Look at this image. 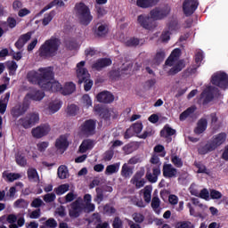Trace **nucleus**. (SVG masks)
<instances>
[{
	"mask_svg": "<svg viewBox=\"0 0 228 228\" xmlns=\"http://www.w3.org/2000/svg\"><path fill=\"white\" fill-rule=\"evenodd\" d=\"M19 66L17 62L14 61H12V62H9L7 64V69H9V75H14L15 71H17Z\"/></svg>",
	"mask_w": 228,
	"mask_h": 228,
	"instance_id": "e2e57ef3",
	"label": "nucleus"
},
{
	"mask_svg": "<svg viewBox=\"0 0 228 228\" xmlns=\"http://www.w3.org/2000/svg\"><path fill=\"white\" fill-rule=\"evenodd\" d=\"M84 200H82L83 212L91 213L95 210V204L92 202V195L90 193L84 195Z\"/></svg>",
	"mask_w": 228,
	"mask_h": 228,
	"instance_id": "4468645a",
	"label": "nucleus"
},
{
	"mask_svg": "<svg viewBox=\"0 0 228 228\" xmlns=\"http://www.w3.org/2000/svg\"><path fill=\"white\" fill-rule=\"evenodd\" d=\"M15 161L20 167H26V165H28V159H26V156H24V154H17Z\"/></svg>",
	"mask_w": 228,
	"mask_h": 228,
	"instance_id": "6e6d98bb",
	"label": "nucleus"
},
{
	"mask_svg": "<svg viewBox=\"0 0 228 228\" xmlns=\"http://www.w3.org/2000/svg\"><path fill=\"white\" fill-rule=\"evenodd\" d=\"M96 99L101 103H112L115 100V96L110 91H102L97 94Z\"/></svg>",
	"mask_w": 228,
	"mask_h": 228,
	"instance_id": "a211bd4d",
	"label": "nucleus"
},
{
	"mask_svg": "<svg viewBox=\"0 0 228 228\" xmlns=\"http://www.w3.org/2000/svg\"><path fill=\"white\" fill-rule=\"evenodd\" d=\"M93 218H95L99 224H96V228H108L110 224L109 222L102 223V216L100 213H93Z\"/></svg>",
	"mask_w": 228,
	"mask_h": 228,
	"instance_id": "a18cd8bd",
	"label": "nucleus"
},
{
	"mask_svg": "<svg viewBox=\"0 0 228 228\" xmlns=\"http://www.w3.org/2000/svg\"><path fill=\"white\" fill-rule=\"evenodd\" d=\"M69 140L67 135H60L55 141V147L58 151H67L69 149Z\"/></svg>",
	"mask_w": 228,
	"mask_h": 228,
	"instance_id": "4be33fe9",
	"label": "nucleus"
},
{
	"mask_svg": "<svg viewBox=\"0 0 228 228\" xmlns=\"http://www.w3.org/2000/svg\"><path fill=\"white\" fill-rule=\"evenodd\" d=\"M86 62L85 61H81V62H78L77 64V77L78 78V84H85L84 89L85 91H91L93 86H94V81L91 80L90 78V73L88 70L85 68Z\"/></svg>",
	"mask_w": 228,
	"mask_h": 228,
	"instance_id": "7ed1b4c3",
	"label": "nucleus"
},
{
	"mask_svg": "<svg viewBox=\"0 0 228 228\" xmlns=\"http://www.w3.org/2000/svg\"><path fill=\"white\" fill-rule=\"evenodd\" d=\"M69 189L70 185L69 183L60 184V186L54 188V192L56 193V195H63L64 193H67Z\"/></svg>",
	"mask_w": 228,
	"mask_h": 228,
	"instance_id": "37998d69",
	"label": "nucleus"
},
{
	"mask_svg": "<svg viewBox=\"0 0 228 228\" xmlns=\"http://www.w3.org/2000/svg\"><path fill=\"white\" fill-rule=\"evenodd\" d=\"M227 134L226 132H220L216 135H213L212 137V152L218 149L220 145H223V142L226 141Z\"/></svg>",
	"mask_w": 228,
	"mask_h": 228,
	"instance_id": "dca6fc26",
	"label": "nucleus"
},
{
	"mask_svg": "<svg viewBox=\"0 0 228 228\" xmlns=\"http://www.w3.org/2000/svg\"><path fill=\"white\" fill-rule=\"evenodd\" d=\"M113 228H123V220H121L120 216H115L112 222Z\"/></svg>",
	"mask_w": 228,
	"mask_h": 228,
	"instance_id": "338daca9",
	"label": "nucleus"
},
{
	"mask_svg": "<svg viewBox=\"0 0 228 228\" xmlns=\"http://www.w3.org/2000/svg\"><path fill=\"white\" fill-rule=\"evenodd\" d=\"M196 110V107H188L183 112L180 114V120L184 121V119H187L191 114H193Z\"/></svg>",
	"mask_w": 228,
	"mask_h": 228,
	"instance_id": "de8ad7c7",
	"label": "nucleus"
},
{
	"mask_svg": "<svg viewBox=\"0 0 228 228\" xmlns=\"http://www.w3.org/2000/svg\"><path fill=\"white\" fill-rule=\"evenodd\" d=\"M40 119L38 112H29L25 118H20L19 121L23 128H31Z\"/></svg>",
	"mask_w": 228,
	"mask_h": 228,
	"instance_id": "1a4fd4ad",
	"label": "nucleus"
},
{
	"mask_svg": "<svg viewBox=\"0 0 228 228\" xmlns=\"http://www.w3.org/2000/svg\"><path fill=\"white\" fill-rule=\"evenodd\" d=\"M82 103L85 107H91L93 105L92 98L89 94H84L82 96Z\"/></svg>",
	"mask_w": 228,
	"mask_h": 228,
	"instance_id": "0e129e2a",
	"label": "nucleus"
},
{
	"mask_svg": "<svg viewBox=\"0 0 228 228\" xmlns=\"http://www.w3.org/2000/svg\"><path fill=\"white\" fill-rule=\"evenodd\" d=\"M175 134H176V130L172 128L169 125H165L162 130H160L161 137H169L175 135Z\"/></svg>",
	"mask_w": 228,
	"mask_h": 228,
	"instance_id": "2f4dec72",
	"label": "nucleus"
},
{
	"mask_svg": "<svg viewBox=\"0 0 228 228\" xmlns=\"http://www.w3.org/2000/svg\"><path fill=\"white\" fill-rule=\"evenodd\" d=\"M28 105H15L11 110V114L12 118H19L27 112Z\"/></svg>",
	"mask_w": 228,
	"mask_h": 228,
	"instance_id": "b1692460",
	"label": "nucleus"
},
{
	"mask_svg": "<svg viewBox=\"0 0 228 228\" xmlns=\"http://www.w3.org/2000/svg\"><path fill=\"white\" fill-rule=\"evenodd\" d=\"M62 105V102L59 101V102H51L50 105H49V109L50 111L54 114L55 112H57V110H60V109L61 108Z\"/></svg>",
	"mask_w": 228,
	"mask_h": 228,
	"instance_id": "4d7b16f0",
	"label": "nucleus"
},
{
	"mask_svg": "<svg viewBox=\"0 0 228 228\" xmlns=\"http://www.w3.org/2000/svg\"><path fill=\"white\" fill-rule=\"evenodd\" d=\"M112 61L111 59H98L96 62H94L92 66L93 69H96V71H102L103 68H108L109 66H111Z\"/></svg>",
	"mask_w": 228,
	"mask_h": 228,
	"instance_id": "6ab92c4d",
	"label": "nucleus"
},
{
	"mask_svg": "<svg viewBox=\"0 0 228 228\" xmlns=\"http://www.w3.org/2000/svg\"><path fill=\"white\" fill-rule=\"evenodd\" d=\"M11 93H5L4 96L0 98V114H4L7 110Z\"/></svg>",
	"mask_w": 228,
	"mask_h": 228,
	"instance_id": "cd10ccee",
	"label": "nucleus"
},
{
	"mask_svg": "<svg viewBox=\"0 0 228 228\" xmlns=\"http://www.w3.org/2000/svg\"><path fill=\"white\" fill-rule=\"evenodd\" d=\"M96 119H86L79 126V131L84 135H94L96 130Z\"/></svg>",
	"mask_w": 228,
	"mask_h": 228,
	"instance_id": "9b49d317",
	"label": "nucleus"
},
{
	"mask_svg": "<svg viewBox=\"0 0 228 228\" xmlns=\"http://www.w3.org/2000/svg\"><path fill=\"white\" fill-rule=\"evenodd\" d=\"M45 71L48 72V75L45 76V90L52 91V93H61L62 94L63 87L60 82H52L54 78V73L52 68H45Z\"/></svg>",
	"mask_w": 228,
	"mask_h": 228,
	"instance_id": "39448f33",
	"label": "nucleus"
},
{
	"mask_svg": "<svg viewBox=\"0 0 228 228\" xmlns=\"http://www.w3.org/2000/svg\"><path fill=\"white\" fill-rule=\"evenodd\" d=\"M152 190L153 188L151 185H147L143 189V200L148 204L151 201Z\"/></svg>",
	"mask_w": 228,
	"mask_h": 228,
	"instance_id": "e433bc0d",
	"label": "nucleus"
},
{
	"mask_svg": "<svg viewBox=\"0 0 228 228\" xmlns=\"http://www.w3.org/2000/svg\"><path fill=\"white\" fill-rule=\"evenodd\" d=\"M24 188V183L21 182L15 183V186H11L9 191L6 193L8 197H15L17 191Z\"/></svg>",
	"mask_w": 228,
	"mask_h": 228,
	"instance_id": "7c9ffc66",
	"label": "nucleus"
},
{
	"mask_svg": "<svg viewBox=\"0 0 228 228\" xmlns=\"http://www.w3.org/2000/svg\"><path fill=\"white\" fill-rule=\"evenodd\" d=\"M120 168V163H114V165H108L106 167L105 174L106 175H112V174H117Z\"/></svg>",
	"mask_w": 228,
	"mask_h": 228,
	"instance_id": "79ce46f5",
	"label": "nucleus"
},
{
	"mask_svg": "<svg viewBox=\"0 0 228 228\" xmlns=\"http://www.w3.org/2000/svg\"><path fill=\"white\" fill-rule=\"evenodd\" d=\"M94 200L97 204H101V202H102V200H104V191H103L102 188H100V187L96 188V195H95Z\"/></svg>",
	"mask_w": 228,
	"mask_h": 228,
	"instance_id": "09e8293b",
	"label": "nucleus"
},
{
	"mask_svg": "<svg viewBox=\"0 0 228 228\" xmlns=\"http://www.w3.org/2000/svg\"><path fill=\"white\" fill-rule=\"evenodd\" d=\"M208 128V119L206 118H200L197 123V126L194 128L195 134H203Z\"/></svg>",
	"mask_w": 228,
	"mask_h": 228,
	"instance_id": "a878e982",
	"label": "nucleus"
},
{
	"mask_svg": "<svg viewBox=\"0 0 228 228\" xmlns=\"http://www.w3.org/2000/svg\"><path fill=\"white\" fill-rule=\"evenodd\" d=\"M31 208H36L37 209H41V206H45L44 200L39 197L34 199L30 204Z\"/></svg>",
	"mask_w": 228,
	"mask_h": 228,
	"instance_id": "052dcab7",
	"label": "nucleus"
},
{
	"mask_svg": "<svg viewBox=\"0 0 228 228\" xmlns=\"http://www.w3.org/2000/svg\"><path fill=\"white\" fill-rule=\"evenodd\" d=\"M165 58H166L165 50H158L154 57V61L156 62V64H161V62L165 61Z\"/></svg>",
	"mask_w": 228,
	"mask_h": 228,
	"instance_id": "3c124183",
	"label": "nucleus"
},
{
	"mask_svg": "<svg viewBox=\"0 0 228 228\" xmlns=\"http://www.w3.org/2000/svg\"><path fill=\"white\" fill-rule=\"evenodd\" d=\"M18 216L14 213H11L6 216V221L8 222L10 228H19V225L16 224Z\"/></svg>",
	"mask_w": 228,
	"mask_h": 228,
	"instance_id": "4c0bfd02",
	"label": "nucleus"
},
{
	"mask_svg": "<svg viewBox=\"0 0 228 228\" xmlns=\"http://www.w3.org/2000/svg\"><path fill=\"white\" fill-rule=\"evenodd\" d=\"M94 147V142L93 139H84L78 148V152L80 154H86L87 151H92Z\"/></svg>",
	"mask_w": 228,
	"mask_h": 228,
	"instance_id": "412c9836",
	"label": "nucleus"
},
{
	"mask_svg": "<svg viewBox=\"0 0 228 228\" xmlns=\"http://www.w3.org/2000/svg\"><path fill=\"white\" fill-rule=\"evenodd\" d=\"M133 174H134V170H133L132 167H129V165H127V163H125L121 168L122 177H125V178L131 177V175H133Z\"/></svg>",
	"mask_w": 228,
	"mask_h": 228,
	"instance_id": "58836bf2",
	"label": "nucleus"
},
{
	"mask_svg": "<svg viewBox=\"0 0 228 228\" xmlns=\"http://www.w3.org/2000/svg\"><path fill=\"white\" fill-rule=\"evenodd\" d=\"M171 161L173 165H175V167H176V170L177 168H182L183 167V161L182 158H179L178 156H172Z\"/></svg>",
	"mask_w": 228,
	"mask_h": 228,
	"instance_id": "bf43d9fd",
	"label": "nucleus"
},
{
	"mask_svg": "<svg viewBox=\"0 0 228 228\" xmlns=\"http://www.w3.org/2000/svg\"><path fill=\"white\" fill-rule=\"evenodd\" d=\"M75 8L78 15L79 22L84 26H88L94 19L89 6L85 3H77Z\"/></svg>",
	"mask_w": 228,
	"mask_h": 228,
	"instance_id": "20e7f679",
	"label": "nucleus"
},
{
	"mask_svg": "<svg viewBox=\"0 0 228 228\" xmlns=\"http://www.w3.org/2000/svg\"><path fill=\"white\" fill-rule=\"evenodd\" d=\"M209 152H213V139L208 141L205 144H199L198 146V154L200 156H206V154H209Z\"/></svg>",
	"mask_w": 228,
	"mask_h": 228,
	"instance_id": "aec40b11",
	"label": "nucleus"
},
{
	"mask_svg": "<svg viewBox=\"0 0 228 228\" xmlns=\"http://www.w3.org/2000/svg\"><path fill=\"white\" fill-rule=\"evenodd\" d=\"M51 131V126L49 123H41L36 128H32V135L37 138L44 137V135H47Z\"/></svg>",
	"mask_w": 228,
	"mask_h": 228,
	"instance_id": "ddd939ff",
	"label": "nucleus"
},
{
	"mask_svg": "<svg viewBox=\"0 0 228 228\" xmlns=\"http://www.w3.org/2000/svg\"><path fill=\"white\" fill-rule=\"evenodd\" d=\"M181 50L179 47H176L175 50H173L169 57L167 59L166 66H174V62L177 61V58H179Z\"/></svg>",
	"mask_w": 228,
	"mask_h": 228,
	"instance_id": "bb28decb",
	"label": "nucleus"
},
{
	"mask_svg": "<svg viewBox=\"0 0 228 228\" xmlns=\"http://www.w3.org/2000/svg\"><path fill=\"white\" fill-rule=\"evenodd\" d=\"M211 83L220 89H228V75L224 71H219L212 75Z\"/></svg>",
	"mask_w": 228,
	"mask_h": 228,
	"instance_id": "6e6552de",
	"label": "nucleus"
},
{
	"mask_svg": "<svg viewBox=\"0 0 228 228\" xmlns=\"http://www.w3.org/2000/svg\"><path fill=\"white\" fill-rule=\"evenodd\" d=\"M186 64L184 61H178V62L169 69V75H177V73H180V71H183L184 69Z\"/></svg>",
	"mask_w": 228,
	"mask_h": 228,
	"instance_id": "c85d7f7f",
	"label": "nucleus"
},
{
	"mask_svg": "<svg viewBox=\"0 0 228 228\" xmlns=\"http://www.w3.org/2000/svg\"><path fill=\"white\" fill-rule=\"evenodd\" d=\"M200 97L204 98L203 105H206L214 100V94L211 93V91H203V93L200 94Z\"/></svg>",
	"mask_w": 228,
	"mask_h": 228,
	"instance_id": "49530a36",
	"label": "nucleus"
},
{
	"mask_svg": "<svg viewBox=\"0 0 228 228\" xmlns=\"http://www.w3.org/2000/svg\"><path fill=\"white\" fill-rule=\"evenodd\" d=\"M177 172L176 168L173 167L170 163H164L162 173L163 176L166 177V179H172L173 177H177Z\"/></svg>",
	"mask_w": 228,
	"mask_h": 228,
	"instance_id": "2eb2a0df",
	"label": "nucleus"
},
{
	"mask_svg": "<svg viewBox=\"0 0 228 228\" xmlns=\"http://www.w3.org/2000/svg\"><path fill=\"white\" fill-rule=\"evenodd\" d=\"M93 33L97 38L106 37L109 33L108 25L97 23L96 26L93 28Z\"/></svg>",
	"mask_w": 228,
	"mask_h": 228,
	"instance_id": "f3484780",
	"label": "nucleus"
},
{
	"mask_svg": "<svg viewBox=\"0 0 228 228\" xmlns=\"http://www.w3.org/2000/svg\"><path fill=\"white\" fill-rule=\"evenodd\" d=\"M203 60H204L203 52H197V53H195V63H196L197 69L198 68H200L201 62Z\"/></svg>",
	"mask_w": 228,
	"mask_h": 228,
	"instance_id": "680f3d73",
	"label": "nucleus"
},
{
	"mask_svg": "<svg viewBox=\"0 0 228 228\" xmlns=\"http://www.w3.org/2000/svg\"><path fill=\"white\" fill-rule=\"evenodd\" d=\"M76 91V84L74 82H67L62 87V94L67 96L68 94H72Z\"/></svg>",
	"mask_w": 228,
	"mask_h": 228,
	"instance_id": "c756f323",
	"label": "nucleus"
},
{
	"mask_svg": "<svg viewBox=\"0 0 228 228\" xmlns=\"http://www.w3.org/2000/svg\"><path fill=\"white\" fill-rule=\"evenodd\" d=\"M55 10H52L49 13H45L43 19V25L47 26L49 22H51L55 16Z\"/></svg>",
	"mask_w": 228,
	"mask_h": 228,
	"instance_id": "5fc2aeb1",
	"label": "nucleus"
},
{
	"mask_svg": "<svg viewBox=\"0 0 228 228\" xmlns=\"http://www.w3.org/2000/svg\"><path fill=\"white\" fill-rule=\"evenodd\" d=\"M161 204V200L159 197H152L151 200V208L156 213H160L161 209H159Z\"/></svg>",
	"mask_w": 228,
	"mask_h": 228,
	"instance_id": "8fccbe9b",
	"label": "nucleus"
},
{
	"mask_svg": "<svg viewBox=\"0 0 228 228\" xmlns=\"http://www.w3.org/2000/svg\"><path fill=\"white\" fill-rule=\"evenodd\" d=\"M44 91L45 90L43 89V91H35L34 93L28 94L27 96H28V98H30L31 100L40 102L45 96V93H44Z\"/></svg>",
	"mask_w": 228,
	"mask_h": 228,
	"instance_id": "f704fd0d",
	"label": "nucleus"
},
{
	"mask_svg": "<svg viewBox=\"0 0 228 228\" xmlns=\"http://www.w3.org/2000/svg\"><path fill=\"white\" fill-rule=\"evenodd\" d=\"M83 213V199H74L73 202L69 205V215L71 218H77Z\"/></svg>",
	"mask_w": 228,
	"mask_h": 228,
	"instance_id": "9d476101",
	"label": "nucleus"
},
{
	"mask_svg": "<svg viewBox=\"0 0 228 228\" xmlns=\"http://www.w3.org/2000/svg\"><path fill=\"white\" fill-rule=\"evenodd\" d=\"M171 8L169 6H160L155 5V8L150 11V13H141L137 16V22L144 29H149L153 31L158 26V20H162L169 15Z\"/></svg>",
	"mask_w": 228,
	"mask_h": 228,
	"instance_id": "f257e3e1",
	"label": "nucleus"
},
{
	"mask_svg": "<svg viewBox=\"0 0 228 228\" xmlns=\"http://www.w3.org/2000/svg\"><path fill=\"white\" fill-rule=\"evenodd\" d=\"M61 44V38L52 36L40 45L39 56H41V58H52V56H56Z\"/></svg>",
	"mask_w": 228,
	"mask_h": 228,
	"instance_id": "f03ea898",
	"label": "nucleus"
},
{
	"mask_svg": "<svg viewBox=\"0 0 228 228\" xmlns=\"http://www.w3.org/2000/svg\"><path fill=\"white\" fill-rule=\"evenodd\" d=\"M194 167L198 168L197 174H207V175H210L211 170L208 169L206 165L201 163V161H194Z\"/></svg>",
	"mask_w": 228,
	"mask_h": 228,
	"instance_id": "473e14b6",
	"label": "nucleus"
},
{
	"mask_svg": "<svg viewBox=\"0 0 228 228\" xmlns=\"http://www.w3.org/2000/svg\"><path fill=\"white\" fill-rule=\"evenodd\" d=\"M65 6V3L62 0H53L51 1L46 6H45L41 12L40 14L45 13V12H47V10H50L51 8H53V6Z\"/></svg>",
	"mask_w": 228,
	"mask_h": 228,
	"instance_id": "72a5a7b5",
	"label": "nucleus"
},
{
	"mask_svg": "<svg viewBox=\"0 0 228 228\" xmlns=\"http://www.w3.org/2000/svg\"><path fill=\"white\" fill-rule=\"evenodd\" d=\"M3 177H6L7 181L9 183H13L14 181H17L18 179H20L21 175L20 174H14L12 172H4Z\"/></svg>",
	"mask_w": 228,
	"mask_h": 228,
	"instance_id": "c03bdc74",
	"label": "nucleus"
},
{
	"mask_svg": "<svg viewBox=\"0 0 228 228\" xmlns=\"http://www.w3.org/2000/svg\"><path fill=\"white\" fill-rule=\"evenodd\" d=\"M200 3L198 0H185L183 1V13L189 17L196 12Z\"/></svg>",
	"mask_w": 228,
	"mask_h": 228,
	"instance_id": "f8f14e48",
	"label": "nucleus"
},
{
	"mask_svg": "<svg viewBox=\"0 0 228 228\" xmlns=\"http://www.w3.org/2000/svg\"><path fill=\"white\" fill-rule=\"evenodd\" d=\"M77 110L78 107L77 105H75V103H71V105L68 106V114H69V116H76Z\"/></svg>",
	"mask_w": 228,
	"mask_h": 228,
	"instance_id": "774afa93",
	"label": "nucleus"
},
{
	"mask_svg": "<svg viewBox=\"0 0 228 228\" xmlns=\"http://www.w3.org/2000/svg\"><path fill=\"white\" fill-rule=\"evenodd\" d=\"M142 175H143V174H141V172H137L134 175L136 188H142L144 186V184L146 183L145 179L140 180V177H142Z\"/></svg>",
	"mask_w": 228,
	"mask_h": 228,
	"instance_id": "603ef678",
	"label": "nucleus"
},
{
	"mask_svg": "<svg viewBox=\"0 0 228 228\" xmlns=\"http://www.w3.org/2000/svg\"><path fill=\"white\" fill-rule=\"evenodd\" d=\"M57 175L60 179H67L69 177V168L65 165H61L57 170Z\"/></svg>",
	"mask_w": 228,
	"mask_h": 228,
	"instance_id": "ea45409f",
	"label": "nucleus"
},
{
	"mask_svg": "<svg viewBox=\"0 0 228 228\" xmlns=\"http://www.w3.org/2000/svg\"><path fill=\"white\" fill-rule=\"evenodd\" d=\"M94 112L105 119V121H109L111 118L112 119H116L118 118V111L114 110L113 109H108L107 107H103L102 105H94Z\"/></svg>",
	"mask_w": 228,
	"mask_h": 228,
	"instance_id": "0eeeda50",
	"label": "nucleus"
},
{
	"mask_svg": "<svg viewBox=\"0 0 228 228\" xmlns=\"http://www.w3.org/2000/svg\"><path fill=\"white\" fill-rule=\"evenodd\" d=\"M154 152H157L160 158H165V156H167V151L163 144H156V146H154Z\"/></svg>",
	"mask_w": 228,
	"mask_h": 228,
	"instance_id": "13d9d810",
	"label": "nucleus"
},
{
	"mask_svg": "<svg viewBox=\"0 0 228 228\" xmlns=\"http://www.w3.org/2000/svg\"><path fill=\"white\" fill-rule=\"evenodd\" d=\"M37 71H28L27 75V79L31 84H37L41 89L45 90V76L48 75V72L45 71V68H40Z\"/></svg>",
	"mask_w": 228,
	"mask_h": 228,
	"instance_id": "423d86ee",
	"label": "nucleus"
},
{
	"mask_svg": "<svg viewBox=\"0 0 228 228\" xmlns=\"http://www.w3.org/2000/svg\"><path fill=\"white\" fill-rule=\"evenodd\" d=\"M176 228H195L194 224L190 220H183L175 224Z\"/></svg>",
	"mask_w": 228,
	"mask_h": 228,
	"instance_id": "864d4df0",
	"label": "nucleus"
},
{
	"mask_svg": "<svg viewBox=\"0 0 228 228\" xmlns=\"http://www.w3.org/2000/svg\"><path fill=\"white\" fill-rule=\"evenodd\" d=\"M160 0H137L136 5L139 8L147 9V8H153L157 4H159Z\"/></svg>",
	"mask_w": 228,
	"mask_h": 228,
	"instance_id": "393cba45",
	"label": "nucleus"
},
{
	"mask_svg": "<svg viewBox=\"0 0 228 228\" xmlns=\"http://www.w3.org/2000/svg\"><path fill=\"white\" fill-rule=\"evenodd\" d=\"M75 199H77V195L74 193V191H69L65 195L64 200H61V199H58V201L61 204H68L69 202H74Z\"/></svg>",
	"mask_w": 228,
	"mask_h": 228,
	"instance_id": "a19ab883",
	"label": "nucleus"
},
{
	"mask_svg": "<svg viewBox=\"0 0 228 228\" xmlns=\"http://www.w3.org/2000/svg\"><path fill=\"white\" fill-rule=\"evenodd\" d=\"M32 36L31 31H28L27 33H24L23 35H20L18 38V40H16L14 45L15 47H17V49H22V47H24L25 44H27V42H28V40H30Z\"/></svg>",
	"mask_w": 228,
	"mask_h": 228,
	"instance_id": "5701e85b",
	"label": "nucleus"
},
{
	"mask_svg": "<svg viewBox=\"0 0 228 228\" xmlns=\"http://www.w3.org/2000/svg\"><path fill=\"white\" fill-rule=\"evenodd\" d=\"M27 174L29 181H34L35 183L40 181L39 174L36 168H28Z\"/></svg>",
	"mask_w": 228,
	"mask_h": 228,
	"instance_id": "c9c22d12",
	"label": "nucleus"
},
{
	"mask_svg": "<svg viewBox=\"0 0 228 228\" xmlns=\"http://www.w3.org/2000/svg\"><path fill=\"white\" fill-rule=\"evenodd\" d=\"M121 73L118 69H113L112 71H110L109 77L110 80H118L120 78Z\"/></svg>",
	"mask_w": 228,
	"mask_h": 228,
	"instance_id": "69168bd1",
	"label": "nucleus"
}]
</instances>
